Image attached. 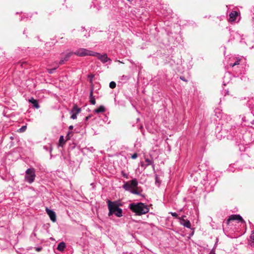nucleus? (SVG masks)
I'll return each mask as SVG.
<instances>
[{"instance_id":"f257e3e1","label":"nucleus","mask_w":254,"mask_h":254,"mask_svg":"<svg viewBox=\"0 0 254 254\" xmlns=\"http://www.w3.org/2000/svg\"><path fill=\"white\" fill-rule=\"evenodd\" d=\"M129 208L138 215L146 214L149 211L148 206L141 202L131 203L129 205Z\"/></svg>"},{"instance_id":"f03ea898","label":"nucleus","mask_w":254,"mask_h":254,"mask_svg":"<svg viewBox=\"0 0 254 254\" xmlns=\"http://www.w3.org/2000/svg\"><path fill=\"white\" fill-rule=\"evenodd\" d=\"M107 203L109 210L108 214L109 216L113 214L119 217L122 216V209L119 208L120 204H118L117 201H111L109 200L107 201Z\"/></svg>"},{"instance_id":"7ed1b4c3","label":"nucleus","mask_w":254,"mask_h":254,"mask_svg":"<svg viewBox=\"0 0 254 254\" xmlns=\"http://www.w3.org/2000/svg\"><path fill=\"white\" fill-rule=\"evenodd\" d=\"M35 176L34 169L29 168L26 171L25 179L29 183L31 184L34 182Z\"/></svg>"},{"instance_id":"20e7f679","label":"nucleus","mask_w":254,"mask_h":254,"mask_svg":"<svg viewBox=\"0 0 254 254\" xmlns=\"http://www.w3.org/2000/svg\"><path fill=\"white\" fill-rule=\"evenodd\" d=\"M93 54V52L84 48H80L74 53V55L79 57H84L86 56H92Z\"/></svg>"},{"instance_id":"39448f33","label":"nucleus","mask_w":254,"mask_h":254,"mask_svg":"<svg viewBox=\"0 0 254 254\" xmlns=\"http://www.w3.org/2000/svg\"><path fill=\"white\" fill-rule=\"evenodd\" d=\"M96 57L98 59L101 61L103 63H105L108 61H111V59L109 58L106 54H104V55H101L98 53L93 52V56Z\"/></svg>"},{"instance_id":"423d86ee","label":"nucleus","mask_w":254,"mask_h":254,"mask_svg":"<svg viewBox=\"0 0 254 254\" xmlns=\"http://www.w3.org/2000/svg\"><path fill=\"white\" fill-rule=\"evenodd\" d=\"M237 220L239 222L244 223L245 221L240 215L233 214L229 216L227 220V224L229 225L230 221Z\"/></svg>"},{"instance_id":"0eeeda50","label":"nucleus","mask_w":254,"mask_h":254,"mask_svg":"<svg viewBox=\"0 0 254 254\" xmlns=\"http://www.w3.org/2000/svg\"><path fill=\"white\" fill-rule=\"evenodd\" d=\"M80 112L81 109L78 108L76 104H74L71 111V113H72V115L70 117L71 119L73 120L76 119L77 118V115Z\"/></svg>"},{"instance_id":"6e6552de","label":"nucleus","mask_w":254,"mask_h":254,"mask_svg":"<svg viewBox=\"0 0 254 254\" xmlns=\"http://www.w3.org/2000/svg\"><path fill=\"white\" fill-rule=\"evenodd\" d=\"M46 211L47 214H48V215L49 216L51 220L53 222H56V220H57V217H56V215L55 212L54 211L50 210L48 208H46Z\"/></svg>"},{"instance_id":"1a4fd4ad","label":"nucleus","mask_w":254,"mask_h":254,"mask_svg":"<svg viewBox=\"0 0 254 254\" xmlns=\"http://www.w3.org/2000/svg\"><path fill=\"white\" fill-rule=\"evenodd\" d=\"M239 15V13L236 11H232L230 14V18L229 19V21L230 22H232L235 21L236 20L237 17Z\"/></svg>"},{"instance_id":"9d476101","label":"nucleus","mask_w":254,"mask_h":254,"mask_svg":"<svg viewBox=\"0 0 254 254\" xmlns=\"http://www.w3.org/2000/svg\"><path fill=\"white\" fill-rule=\"evenodd\" d=\"M180 224L183 225L184 226L190 228L191 224L189 220H185V219H182V221H180Z\"/></svg>"},{"instance_id":"9b49d317","label":"nucleus","mask_w":254,"mask_h":254,"mask_svg":"<svg viewBox=\"0 0 254 254\" xmlns=\"http://www.w3.org/2000/svg\"><path fill=\"white\" fill-rule=\"evenodd\" d=\"M93 90L94 89H90V102L92 105L96 104V101L94 97L93 96Z\"/></svg>"},{"instance_id":"f8f14e48","label":"nucleus","mask_w":254,"mask_h":254,"mask_svg":"<svg viewBox=\"0 0 254 254\" xmlns=\"http://www.w3.org/2000/svg\"><path fill=\"white\" fill-rule=\"evenodd\" d=\"M29 102L31 103L33 106L36 109H39L40 106L38 104V101L37 100L34 99L33 98H31L29 100Z\"/></svg>"},{"instance_id":"ddd939ff","label":"nucleus","mask_w":254,"mask_h":254,"mask_svg":"<svg viewBox=\"0 0 254 254\" xmlns=\"http://www.w3.org/2000/svg\"><path fill=\"white\" fill-rule=\"evenodd\" d=\"M65 247V244L64 242H61L59 244L57 250L59 251H63Z\"/></svg>"},{"instance_id":"4468645a","label":"nucleus","mask_w":254,"mask_h":254,"mask_svg":"<svg viewBox=\"0 0 254 254\" xmlns=\"http://www.w3.org/2000/svg\"><path fill=\"white\" fill-rule=\"evenodd\" d=\"M88 77L90 78L89 82L90 83L91 89H94V84L93 83V79L94 77V75L90 74L88 75Z\"/></svg>"},{"instance_id":"2eb2a0df","label":"nucleus","mask_w":254,"mask_h":254,"mask_svg":"<svg viewBox=\"0 0 254 254\" xmlns=\"http://www.w3.org/2000/svg\"><path fill=\"white\" fill-rule=\"evenodd\" d=\"M105 111V108L103 106H100L98 108L95 109V112L96 113H103Z\"/></svg>"},{"instance_id":"dca6fc26","label":"nucleus","mask_w":254,"mask_h":254,"mask_svg":"<svg viewBox=\"0 0 254 254\" xmlns=\"http://www.w3.org/2000/svg\"><path fill=\"white\" fill-rule=\"evenodd\" d=\"M123 188L127 190H130V191L131 187V185L130 184V183L127 182L126 183H125L123 185Z\"/></svg>"},{"instance_id":"f3484780","label":"nucleus","mask_w":254,"mask_h":254,"mask_svg":"<svg viewBox=\"0 0 254 254\" xmlns=\"http://www.w3.org/2000/svg\"><path fill=\"white\" fill-rule=\"evenodd\" d=\"M65 141H64V136H61L59 141V145L60 146L63 147V145L65 144Z\"/></svg>"},{"instance_id":"a211bd4d","label":"nucleus","mask_w":254,"mask_h":254,"mask_svg":"<svg viewBox=\"0 0 254 254\" xmlns=\"http://www.w3.org/2000/svg\"><path fill=\"white\" fill-rule=\"evenodd\" d=\"M131 185V187H135L137 185V182L136 179L132 180L131 181L129 182Z\"/></svg>"},{"instance_id":"6ab92c4d","label":"nucleus","mask_w":254,"mask_h":254,"mask_svg":"<svg viewBox=\"0 0 254 254\" xmlns=\"http://www.w3.org/2000/svg\"><path fill=\"white\" fill-rule=\"evenodd\" d=\"M73 54H74L73 52H69L67 53L64 58V60L65 62L67 61L69 57H71Z\"/></svg>"},{"instance_id":"aec40b11","label":"nucleus","mask_w":254,"mask_h":254,"mask_svg":"<svg viewBox=\"0 0 254 254\" xmlns=\"http://www.w3.org/2000/svg\"><path fill=\"white\" fill-rule=\"evenodd\" d=\"M72 135H73L72 131H68L66 136V140H67L70 139V137H71V136Z\"/></svg>"},{"instance_id":"412c9836","label":"nucleus","mask_w":254,"mask_h":254,"mask_svg":"<svg viewBox=\"0 0 254 254\" xmlns=\"http://www.w3.org/2000/svg\"><path fill=\"white\" fill-rule=\"evenodd\" d=\"M58 67H59V65H58L57 66H56V67H55L53 68H52V69L48 68V69H47V70L49 73L52 74L53 73V71L55 70H56Z\"/></svg>"},{"instance_id":"4be33fe9","label":"nucleus","mask_w":254,"mask_h":254,"mask_svg":"<svg viewBox=\"0 0 254 254\" xmlns=\"http://www.w3.org/2000/svg\"><path fill=\"white\" fill-rule=\"evenodd\" d=\"M109 86L111 88L114 89L116 86V83L114 81H111L109 84Z\"/></svg>"},{"instance_id":"5701e85b","label":"nucleus","mask_w":254,"mask_h":254,"mask_svg":"<svg viewBox=\"0 0 254 254\" xmlns=\"http://www.w3.org/2000/svg\"><path fill=\"white\" fill-rule=\"evenodd\" d=\"M240 64V60H237L234 64H230V65L233 67Z\"/></svg>"},{"instance_id":"b1692460","label":"nucleus","mask_w":254,"mask_h":254,"mask_svg":"<svg viewBox=\"0 0 254 254\" xmlns=\"http://www.w3.org/2000/svg\"><path fill=\"white\" fill-rule=\"evenodd\" d=\"M26 126H22L20 129H19V132H23L24 131H25L26 129Z\"/></svg>"},{"instance_id":"393cba45","label":"nucleus","mask_w":254,"mask_h":254,"mask_svg":"<svg viewBox=\"0 0 254 254\" xmlns=\"http://www.w3.org/2000/svg\"><path fill=\"white\" fill-rule=\"evenodd\" d=\"M145 162L147 163L148 165L152 164V162L148 158L145 159Z\"/></svg>"},{"instance_id":"a878e982","label":"nucleus","mask_w":254,"mask_h":254,"mask_svg":"<svg viewBox=\"0 0 254 254\" xmlns=\"http://www.w3.org/2000/svg\"><path fill=\"white\" fill-rule=\"evenodd\" d=\"M130 192L133 194H138V192L136 190H131Z\"/></svg>"},{"instance_id":"bb28decb","label":"nucleus","mask_w":254,"mask_h":254,"mask_svg":"<svg viewBox=\"0 0 254 254\" xmlns=\"http://www.w3.org/2000/svg\"><path fill=\"white\" fill-rule=\"evenodd\" d=\"M171 214L173 217L178 218V215L176 212H171Z\"/></svg>"},{"instance_id":"cd10ccee","label":"nucleus","mask_w":254,"mask_h":254,"mask_svg":"<svg viewBox=\"0 0 254 254\" xmlns=\"http://www.w3.org/2000/svg\"><path fill=\"white\" fill-rule=\"evenodd\" d=\"M137 154L136 153H135L133 154H132V155L131 156V158L133 159H135L137 158Z\"/></svg>"},{"instance_id":"c85d7f7f","label":"nucleus","mask_w":254,"mask_h":254,"mask_svg":"<svg viewBox=\"0 0 254 254\" xmlns=\"http://www.w3.org/2000/svg\"><path fill=\"white\" fill-rule=\"evenodd\" d=\"M64 62H65V61L64 60V59H62L60 61L59 64L60 65L63 64L64 63Z\"/></svg>"},{"instance_id":"c756f323","label":"nucleus","mask_w":254,"mask_h":254,"mask_svg":"<svg viewBox=\"0 0 254 254\" xmlns=\"http://www.w3.org/2000/svg\"><path fill=\"white\" fill-rule=\"evenodd\" d=\"M251 239L252 240L253 242H254V231L251 236Z\"/></svg>"},{"instance_id":"7c9ffc66","label":"nucleus","mask_w":254,"mask_h":254,"mask_svg":"<svg viewBox=\"0 0 254 254\" xmlns=\"http://www.w3.org/2000/svg\"><path fill=\"white\" fill-rule=\"evenodd\" d=\"M180 79L183 81H185L186 82L187 81V80L185 79V78L184 76H180Z\"/></svg>"},{"instance_id":"2f4dec72","label":"nucleus","mask_w":254,"mask_h":254,"mask_svg":"<svg viewBox=\"0 0 254 254\" xmlns=\"http://www.w3.org/2000/svg\"><path fill=\"white\" fill-rule=\"evenodd\" d=\"M122 174L123 176L124 177H125V178H127V175H126V174H125L123 171H122Z\"/></svg>"},{"instance_id":"473e14b6","label":"nucleus","mask_w":254,"mask_h":254,"mask_svg":"<svg viewBox=\"0 0 254 254\" xmlns=\"http://www.w3.org/2000/svg\"><path fill=\"white\" fill-rule=\"evenodd\" d=\"M185 217H186V216L184 215V216H182L181 217H178V219H179L180 221H182V219H185Z\"/></svg>"},{"instance_id":"72a5a7b5","label":"nucleus","mask_w":254,"mask_h":254,"mask_svg":"<svg viewBox=\"0 0 254 254\" xmlns=\"http://www.w3.org/2000/svg\"><path fill=\"white\" fill-rule=\"evenodd\" d=\"M91 117V116H88L85 118V121H87Z\"/></svg>"},{"instance_id":"f704fd0d","label":"nucleus","mask_w":254,"mask_h":254,"mask_svg":"<svg viewBox=\"0 0 254 254\" xmlns=\"http://www.w3.org/2000/svg\"><path fill=\"white\" fill-rule=\"evenodd\" d=\"M41 249H42L41 248H37L36 249V251H38V252H39V251H40L41 250Z\"/></svg>"},{"instance_id":"c9c22d12","label":"nucleus","mask_w":254,"mask_h":254,"mask_svg":"<svg viewBox=\"0 0 254 254\" xmlns=\"http://www.w3.org/2000/svg\"><path fill=\"white\" fill-rule=\"evenodd\" d=\"M73 127L72 126H70L69 127V129L70 130H72V129H73Z\"/></svg>"},{"instance_id":"e433bc0d","label":"nucleus","mask_w":254,"mask_h":254,"mask_svg":"<svg viewBox=\"0 0 254 254\" xmlns=\"http://www.w3.org/2000/svg\"><path fill=\"white\" fill-rule=\"evenodd\" d=\"M156 182H158V177H156Z\"/></svg>"}]
</instances>
